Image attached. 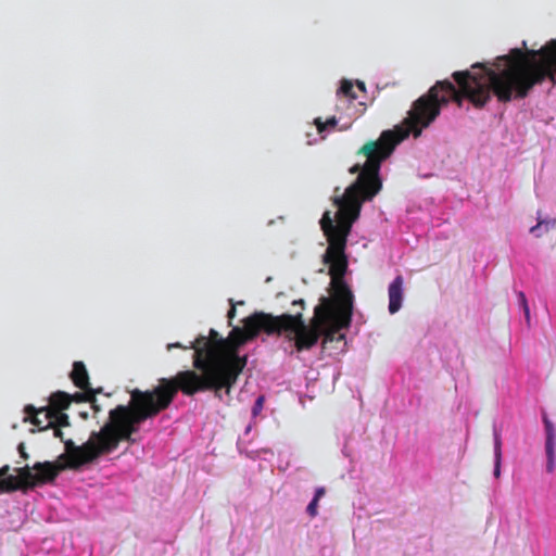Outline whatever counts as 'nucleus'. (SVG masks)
I'll return each mask as SVG.
<instances>
[{
	"label": "nucleus",
	"mask_w": 556,
	"mask_h": 556,
	"mask_svg": "<svg viewBox=\"0 0 556 556\" xmlns=\"http://www.w3.org/2000/svg\"><path fill=\"white\" fill-rule=\"evenodd\" d=\"M72 403V396L71 394L63 392V391H56L53 392L49 397V405L45 407H40L39 409H58L59 412H64L68 408V406Z\"/></svg>",
	"instance_id": "nucleus-11"
},
{
	"label": "nucleus",
	"mask_w": 556,
	"mask_h": 556,
	"mask_svg": "<svg viewBox=\"0 0 556 556\" xmlns=\"http://www.w3.org/2000/svg\"><path fill=\"white\" fill-rule=\"evenodd\" d=\"M389 295V313L395 314L402 307L404 299V279L401 275L396 276L388 288Z\"/></svg>",
	"instance_id": "nucleus-8"
},
{
	"label": "nucleus",
	"mask_w": 556,
	"mask_h": 556,
	"mask_svg": "<svg viewBox=\"0 0 556 556\" xmlns=\"http://www.w3.org/2000/svg\"><path fill=\"white\" fill-rule=\"evenodd\" d=\"M9 470H10V466L9 465H5V466L0 468V480H4V479H7L9 477V476H7Z\"/></svg>",
	"instance_id": "nucleus-21"
},
{
	"label": "nucleus",
	"mask_w": 556,
	"mask_h": 556,
	"mask_svg": "<svg viewBox=\"0 0 556 556\" xmlns=\"http://www.w3.org/2000/svg\"><path fill=\"white\" fill-rule=\"evenodd\" d=\"M230 303H231V307L230 309L228 311V318H229V323H231V319L235 317L236 315V307H235V304L232 303V300H230Z\"/></svg>",
	"instance_id": "nucleus-24"
},
{
	"label": "nucleus",
	"mask_w": 556,
	"mask_h": 556,
	"mask_svg": "<svg viewBox=\"0 0 556 556\" xmlns=\"http://www.w3.org/2000/svg\"><path fill=\"white\" fill-rule=\"evenodd\" d=\"M70 377L77 388L81 390H86V388H91L89 382V375L83 362H74Z\"/></svg>",
	"instance_id": "nucleus-10"
},
{
	"label": "nucleus",
	"mask_w": 556,
	"mask_h": 556,
	"mask_svg": "<svg viewBox=\"0 0 556 556\" xmlns=\"http://www.w3.org/2000/svg\"><path fill=\"white\" fill-rule=\"evenodd\" d=\"M451 100L462 106L464 97L450 80L438 81L426 94L413 102L402 126L395 127L394 130L382 131L377 140L367 141L357 151L356 154L365 156L366 161L350 167V174H358L356 180L345 189L342 195L333 198V204L338 207L334 217L331 216L330 211H326L319 222L328 241L323 261L329 265L332 290L329 299L333 302V306L353 314L354 296L344 281L349 266L345 249L353 224L359 218L363 203L371 201L382 189L380 177L382 163L410 134L415 138L419 137L422 129L435 121L442 106Z\"/></svg>",
	"instance_id": "nucleus-1"
},
{
	"label": "nucleus",
	"mask_w": 556,
	"mask_h": 556,
	"mask_svg": "<svg viewBox=\"0 0 556 556\" xmlns=\"http://www.w3.org/2000/svg\"><path fill=\"white\" fill-rule=\"evenodd\" d=\"M339 98H345L348 100H354L357 98L354 91V85L350 80H342L340 88L337 91Z\"/></svg>",
	"instance_id": "nucleus-15"
},
{
	"label": "nucleus",
	"mask_w": 556,
	"mask_h": 556,
	"mask_svg": "<svg viewBox=\"0 0 556 556\" xmlns=\"http://www.w3.org/2000/svg\"><path fill=\"white\" fill-rule=\"evenodd\" d=\"M264 401H265V399L263 395H261L256 399V401L254 402V405L252 407L253 416H257L262 412V409L264 407Z\"/></svg>",
	"instance_id": "nucleus-19"
},
{
	"label": "nucleus",
	"mask_w": 556,
	"mask_h": 556,
	"mask_svg": "<svg viewBox=\"0 0 556 556\" xmlns=\"http://www.w3.org/2000/svg\"><path fill=\"white\" fill-rule=\"evenodd\" d=\"M292 305H300L303 308L304 301L303 300H295V301L292 302Z\"/></svg>",
	"instance_id": "nucleus-26"
},
{
	"label": "nucleus",
	"mask_w": 556,
	"mask_h": 556,
	"mask_svg": "<svg viewBox=\"0 0 556 556\" xmlns=\"http://www.w3.org/2000/svg\"><path fill=\"white\" fill-rule=\"evenodd\" d=\"M326 494V489L324 486H319L315 491V495L313 500L307 505L306 511L311 517H315L318 514V502Z\"/></svg>",
	"instance_id": "nucleus-16"
},
{
	"label": "nucleus",
	"mask_w": 556,
	"mask_h": 556,
	"mask_svg": "<svg viewBox=\"0 0 556 556\" xmlns=\"http://www.w3.org/2000/svg\"><path fill=\"white\" fill-rule=\"evenodd\" d=\"M273 315L264 312H255L251 316L243 319L242 328H232L228 338H226V340L229 342L227 344V351L229 353L233 352L236 356H240L238 354V349L242 344L254 339L256 336H258L260 332H265L268 336H273Z\"/></svg>",
	"instance_id": "nucleus-6"
},
{
	"label": "nucleus",
	"mask_w": 556,
	"mask_h": 556,
	"mask_svg": "<svg viewBox=\"0 0 556 556\" xmlns=\"http://www.w3.org/2000/svg\"><path fill=\"white\" fill-rule=\"evenodd\" d=\"M49 429L53 430V437L60 439L64 444L70 439H64V433L61 427L58 426H49Z\"/></svg>",
	"instance_id": "nucleus-20"
},
{
	"label": "nucleus",
	"mask_w": 556,
	"mask_h": 556,
	"mask_svg": "<svg viewBox=\"0 0 556 556\" xmlns=\"http://www.w3.org/2000/svg\"><path fill=\"white\" fill-rule=\"evenodd\" d=\"M545 431H546V442H545V451L547 456L546 470L547 472H553L555 467V429L553 424L547 419L546 416L543 418Z\"/></svg>",
	"instance_id": "nucleus-9"
},
{
	"label": "nucleus",
	"mask_w": 556,
	"mask_h": 556,
	"mask_svg": "<svg viewBox=\"0 0 556 556\" xmlns=\"http://www.w3.org/2000/svg\"><path fill=\"white\" fill-rule=\"evenodd\" d=\"M356 87L361 90V91H365V84L363 81H357V85Z\"/></svg>",
	"instance_id": "nucleus-25"
},
{
	"label": "nucleus",
	"mask_w": 556,
	"mask_h": 556,
	"mask_svg": "<svg viewBox=\"0 0 556 556\" xmlns=\"http://www.w3.org/2000/svg\"><path fill=\"white\" fill-rule=\"evenodd\" d=\"M501 465H502V440L501 434L494 430V477L497 479L501 477Z\"/></svg>",
	"instance_id": "nucleus-13"
},
{
	"label": "nucleus",
	"mask_w": 556,
	"mask_h": 556,
	"mask_svg": "<svg viewBox=\"0 0 556 556\" xmlns=\"http://www.w3.org/2000/svg\"><path fill=\"white\" fill-rule=\"evenodd\" d=\"M40 418H41V420H43L42 426L47 425V421L45 420V415L43 414L40 415Z\"/></svg>",
	"instance_id": "nucleus-27"
},
{
	"label": "nucleus",
	"mask_w": 556,
	"mask_h": 556,
	"mask_svg": "<svg viewBox=\"0 0 556 556\" xmlns=\"http://www.w3.org/2000/svg\"><path fill=\"white\" fill-rule=\"evenodd\" d=\"M495 68L476 63L472 71H458L453 78L458 90L470 103L482 109L493 93L498 102L525 99L535 85L548 79L556 84V39L540 49L514 48L508 54L497 56Z\"/></svg>",
	"instance_id": "nucleus-3"
},
{
	"label": "nucleus",
	"mask_w": 556,
	"mask_h": 556,
	"mask_svg": "<svg viewBox=\"0 0 556 556\" xmlns=\"http://www.w3.org/2000/svg\"><path fill=\"white\" fill-rule=\"evenodd\" d=\"M517 296H518L519 304L523 309L525 318H526L527 323L529 324L530 323V308L528 305L526 294L522 291H518Z\"/></svg>",
	"instance_id": "nucleus-18"
},
{
	"label": "nucleus",
	"mask_w": 556,
	"mask_h": 556,
	"mask_svg": "<svg viewBox=\"0 0 556 556\" xmlns=\"http://www.w3.org/2000/svg\"><path fill=\"white\" fill-rule=\"evenodd\" d=\"M186 346H187V345H184V344H181V343H179V342H176V343H168V344H167V350H168V351H170L172 349H182V350H188Z\"/></svg>",
	"instance_id": "nucleus-23"
},
{
	"label": "nucleus",
	"mask_w": 556,
	"mask_h": 556,
	"mask_svg": "<svg viewBox=\"0 0 556 556\" xmlns=\"http://www.w3.org/2000/svg\"><path fill=\"white\" fill-rule=\"evenodd\" d=\"M24 413L26 415L24 421L30 422L39 431L49 429V426L64 428L71 425L68 415L58 409H37L34 405L28 404L25 406Z\"/></svg>",
	"instance_id": "nucleus-7"
},
{
	"label": "nucleus",
	"mask_w": 556,
	"mask_h": 556,
	"mask_svg": "<svg viewBox=\"0 0 556 556\" xmlns=\"http://www.w3.org/2000/svg\"><path fill=\"white\" fill-rule=\"evenodd\" d=\"M556 227V219H541L538 218V224L530 228V232L533 233L535 237L540 238L545 232H548L552 229H555Z\"/></svg>",
	"instance_id": "nucleus-14"
},
{
	"label": "nucleus",
	"mask_w": 556,
	"mask_h": 556,
	"mask_svg": "<svg viewBox=\"0 0 556 556\" xmlns=\"http://www.w3.org/2000/svg\"><path fill=\"white\" fill-rule=\"evenodd\" d=\"M142 420L137 419V413L128 405H117L109 413V419L99 431H92L88 441L76 445L73 440L65 442V452L55 463L38 462L33 467L28 465L17 468V477L9 476L0 480V493L16 490L27 491L37 485L53 482L65 469H78L93 462L102 454L116 450L122 441L134 443L132 434L139 429Z\"/></svg>",
	"instance_id": "nucleus-4"
},
{
	"label": "nucleus",
	"mask_w": 556,
	"mask_h": 556,
	"mask_svg": "<svg viewBox=\"0 0 556 556\" xmlns=\"http://www.w3.org/2000/svg\"><path fill=\"white\" fill-rule=\"evenodd\" d=\"M337 123L338 121L334 116L329 117L326 122H323L320 117L314 121L319 134H323L328 127H334Z\"/></svg>",
	"instance_id": "nucleus-17"
},
{
	"label": "nucleus",
	"mask_w": 556,
	"mask_h": 556,
	"mask_svg": "<svg viewBox=\"0 0 556 556\" xmlns=\"http://www.w3.org/2000/svg\"><path fill=\"white\" fill-rule=\"evenodd\" d=\"M101 389H92V388H86V390H83V392H76L72 396V402L76 403H91L93 409L96 412L100 410V407L96 404V394L100 393Z\"/></svg>",
	"instance_id": "nucleus-12"
},
{
	"label": "nucleus",
	"mask_w": 556,
	"mask_h": 556,
	"mask_svg": "<svg viewBox=\"0 0 556 556\" xmlns=\"http://www.w3.org/2000/svg\"><path fill=\"white\" fill-rule=\"evenodd\" d=\"M18 453H20L21 457L24 458V459H27L29 457L28 453L25 450L24 443H20V445H18Z\"/></svg>",
	"instance_id": "nucleus-22"
},
{
	"label": "nucleus",
	"mask_w": 556,
	"mask_h": 556,
	"mask_svg": "<svg viewBox=\"0 0 556 556\" xmlns=\"http://www.w3.org/2000/svg\"><path fill=\"white\" fill-rule=\"evenodd\" d=\"M273 334L285 333L289 340H294L298 351H303L312 349L321 334L326 342L333 341L340 330L350 326L352 314L333 306L329 298L323 296L309 325L304 323L302 313L273 315Z\"/></svg>",
	"instance_id": "nucleus-5"
},
{
	"label": "nucleus",
	"mask_w": 556,
	"mask_h": 556,
	"mask_svg": "<svg viewBox=\"0 0 556 556\" xmlns=\"http://www.w3.org/2000/svg\"><path fill=\"white\" fill-rule=\"evenodd\" d=\"M228 343L215 329H210L207 337L199 336L190 341L186 348L194 350L193 367L201 374L182 370L173 378H161L159 384L151 390H131L129 405L137 413V419L146 421L167 409L178 391L187 396L213 391L222 400L225 389L229 395L247 366L248 357L229 353Z\"/></svg>",
	"instance_id": "nucleus-2"
}]
</instances>
